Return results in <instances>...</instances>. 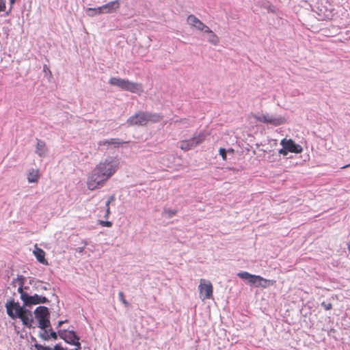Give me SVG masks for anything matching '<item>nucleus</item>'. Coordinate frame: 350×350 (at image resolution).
<instances>
[{
	"mask_svg": "<svg viewBox=\"0 0 350 350\" xmlns=\"http://www.w3.org/2000/svg\"><path fill=\"white\" fill-rule=\"evenodd\" d=\"M120 167V159L117 157L108 156L101 160L92 170L87 178V187L94 191L105 186L118 171Z\"/></svg>",
	"mask_w": 350,
	"mask_h": 350,
	"instance_id": "1",
	"label": "nucleus"
},
{
	"mask_svg": "<svg viewBox=\"0 0 350 350\" xmlns=\"http://www.w3.org/2000/svg\"><path fill=\"white\" fill-rule=\"evenodd\" d=\"M25 280V278L23 275H18L12 281L13 283L16 282L18 283V292L20 293L21 299L23 301L24 306L31 307L33 305L49 302L48 299L44 296L37 294L31 295V293L25 291V290L27 289V287H23Z\"/></svg>",
	"mask_w": 350,
	"mask_h": 350,
	"instance_id": "2",
	"label": "nucleus"
},
{
	"mask_svg": "<svg viewBox=\"0 0 350 350\" xmlns=\"http://www.w3.org/2000/svg\"><path fill=\"white\" fill-rule=\"evenodd\" d=\"M161 120L162 117L158 113L139 111L131 116L126 122L130 126H144L149 122H159Z\"/></svg>",
	"mask_w": 350,
	"mask_h": 350,
	"instance_id": "3",
	"label": "nucleus"
},
{
	"mask_svg": "<svg viewBox=\"0 0 350 350\" xmlns=\"http://www.w3.org/2000/svg\"><path fill=\"white\" fill-rule=\"evenodd\" d=\"M109 83L118 87L122 90L129 91L138 95H141L144 92L143 85L141 83H134L128 79L111 77L109 81Z\"/></svg>",
	"mask_w": 350,
	"mask_h": 350,
	"instance_id": "4",
	"label": "nucleus"
},
{
	"mask_svg": "<svg viewBox=\"0 0 350 350\" xmlns=\"http://www.w3.org/2000/svg\"><path fill=\"white\" fill-rule=\"evenodd\" d=\"M254 118L262 123L271 124L274 126H278L284 124L286 120L284 116L280 115H272L269 113H258L254 115Z\"/></svg>",
	"mask_w": 350,
	"mask_h": 350,
	"instance_id": "5",
	"label": "nucleus"
},
{
	"mask_svg": "<svg viewBox=\"0 0 350 350\" xmlns=\"http://www.w3.org/2000/svg\"><path fill=\"white\" fill-rule=\"evenodd\" d=\"M34 314L36 319L38 321V327L42 329H44L46 334V328L49 327L51 325L49 321L50 314L48 308L45 306H38L36 308Z\"/></svg>",
	"mask_w": 350,
	"mask_h": 350,
	"instance_id": "6",
	"label": "nucleus"
},
{
	"mask_svg": "<svg viewBox=\"0 0 350 350\" xmlns=\"http://www.w3.org/2000/svg\"><path fill=\"white\" fill-rule=\"evenodd\" d=\"M280 144L282 146V148L278 150L280 154L284 156L287 155L288 152L293 153H301L303 150L302 147L294 142L292 139H282Z\"/></svg>",
	"mask_w": 350,
	"mask_h": 350,
	"instance_id": "7",
	"label": "nucleus"
},
{
	"mask_svg": "<svg viewBox=\"0 0 350 350\" xmlns=\"http://www.w3.org/2000/svg\"><path fill=\"white\" fill-rule=\"evenodd\" d=\"M206 138L204 133H200L193 137L180 142V148L185 150H189L200 144Z\"/></svg>",
	"mask_w": 350,
	"mask_h": 350,
	"instance_id": "8",
	"label": "nucleus"
},
{
	"mask_svg": "<svg viewBox=\"0 0 350 350\" xmlns=\"http://www.w3.org/2000/svg\"><path fill=\"white\" fill-rule=\"evenodd\" d=\"M59 337L64 340L67 343L75 345V350L81 349L79 337L74 331L60 330L59 331Z\"/></svg>",
	"mask_w": 350,
	"mask_h": 350,
	"instance_id": "9",
	"label": "nucleus"
},
{
	"mask_svg": "<svg viewBox=\"0 0 350 350\" xmlns=\"http://www.w3.org/2000/svg\"><path fill=\"white\" fill-rule=\"evenodd\" d=\"M25 306H21L18 302H14L10 299L7 301L5 308L8 315L14 319L20 317L21 314L25 310Z\"/></svg>",
	"mask_w": 350,
	"mask_h": 350,
	"instance_id": "10",
	"label": "nucleus"
},
{
	"mask_svg": "<svg viewBox=\"0 0 350 350\" xmlns=\"http://www.w3.org/2000/svg\"><path fill=\"white\" fill-rule=\"evenodd\" d=\"M198 290L200 293V298L202 301L211 299L213 297V285L210 281L201 279L200 280Z\"/></svg>",
	"mask_w": 350,
	"mask_h": 350,
	"instance_id": "11",
	"label": "nucleus"
},
{
	"mask_svg": "<svg viewBox=\"0 0 350 350\" xmlns=\"http://www.w3.org/2000/svg\"><path fill=\"white\" fill-rule=\"evenodd\" d=\"M187 23L193 29H195L200 31H203L204 29L207 27L204 24L199 18L195 15L190 14L187 18Z\"/></svg>",
	"mask_w": 350,
	"mask_h": 350,
	"instance_id": "12",
	"label": "nucleus"
},
{
	"mask_svg": "<svg viewBox=\"0 0 350 350\" xmlns=\"http://www.w3.org/2000/svg\"><path fill=\"white\" fill-rule=\"evenodd\" d=\"M248 283L251 285H255L256 286L267 287L269 284H273V282L266 280L260 275H251Z\"/></svg>",
	"mask_w": 350,
	"mask_h": 350,
	"instance_id": "13",
	"label": "nucleus"
},
{
	"mask_svg": "<svg viewBox=\"0 0 350 350\" xmlns=\"http://www.w3.org/2000/svg\"><path fill=\"white\" fill-rule=\"evenodd\" d=\"M120 5L118 0L110 1L103 5H102V10L103 14H110L115 12L119 9Z\"/></svg>",
	"mask_w": 350,
	"mask_h": 350,
	"instance_id": "14",
	"label": "nucleus"
},
{
	"mask_svg": "<svg viewBox=\"0 0 350 350\" xmlns=\"http://www.w3.org/2000/svg\"><path fill=\"white\" fill-rule=\"evenodd\" d=\"M206 34L207 41L213 45H217L219 42V37L207 26L202 31Z\"/></svg>",
	"mask_w": 350,
	"mask_h": 350,
	"instance_id": "15",
	"label": "nucleus"
},
{
	"mask_svg": "<svg viewBox=\"0 0 350 350\" xmlns=\"http://www.w3.org/2000/svg\"><path fill=\"white\" fill-rule=\"evenodd\" d=\"M18 318L22 321L23 325L29 327H31V323L33 322L32 313L29 310L25 309Z\"/></svg>",
	"mask_w": 350,
	"mask_h": 350,
	"instance_id": "16",
	"label": "nucleus"
},
{
	"mask_svg": "<svg viewBox=\"0 0 350 350\" xmlns=\"http://www.w3.org/2000/svg\"><path fill=\"white\" fill-rule=\"evenodd\" d=\"M33 254H34L35 257L36 258L37 260L45 265H48V261L45 259V252L44 251L39 248L37 245L34 246V250L33 251Z\"/></svg>",
	"mask_w": 350,
	"mask_h": 350,
	"instance_id": "17",
	"label": "nucleus"
},
{
	"mask_svg": "<svg viewBox=\"0 0 350 350\" xmlns=\"http://www.w3.org/2000/svg\"><path fill=\"white\" fill-rule=\"evenodd\" d=\"M36 153L41 158L45 157L47 154V148L44 142L37 139Z\"/></svg>",
	"mask_w": 350,
	"mask_h": 350,
	"instance_id": "18",
	"label": "nucleus"
},
{
	"mask_svg": "<svg viewBox=\"0 0 350 350\" xmlns=\"http://www.w3.org/2000/svg\"><path fill=\"white\" fill-rule=\"evenodd\" d=\"M121 144L119 139L111 138L108 139H103L98 142L99 146H114L117 147Z\"/></svg>",
	"mask_w": 350,
	"mask_h": 350,
	"instance_id": "19",
	"label": "nucleus"
},
{
	"mask_svg": "<svg viewBox=\"0 0 350 350\" xmlns=\"http://www.w3.org/2000/svg\"><path fill=\"white\" fill-rule=\"evenodd\" d=\"M39 178V170L38 169H31L27 174V180L29 183H37Z\"/></svg>",
	"mask_w": 350,
	"mask_h": 350,
	"instance_id": "20",
	"label": "nucleus"
},
{
	"mask_svg": "<svg viewBox=\"0 0 350 350\" xmlns=\"http://www.w3.org/2000/svg\"><path fill=\"white\" fill-rule=\"evenodd\" d=\"M257 3L266 9L269 12H274L275 11V7L266 0H259Z\"/></svg>",
	"mask_w": 350,
	"mask_h": 350,
	"instance_id": "21",
	"label": "nucleus"
},
{
	"mask_svg": "<svg viewBox=\"0 0 350 350\" xmlns=\"http://www.w3.org/2000/svg\"><path fill=\"white\" fill-rule=\"evenodd\" d=\"M86 14L88 16H91V17L103 14V10H102V7L100 6V7L94 8H89L86 10Z\"/></svg>",
	"mask_w": 350,
	"mask_h": 350,
	"instance_id": "22",
	"label": "nucleus"
},
{
	"mask_svg": "<svg viewBox=\"0 0 350 350\" xmlns=\"http://www.w3.org/2000/svg\"><path fill=\"white\" fill-rule=\"evenodd\" d=\"M176 214V210L169 209V208H165L163 212V216L170 219L172 217H174Z\"/></svg>",
	"mask_w": 350,
	"mask_h": 350,
	"instance_id": "23",
	"label": "nucleus"
},
{
	"mask_svg": "<svg viewBox=\"0 0 350 350\" xmlns=\"http://www.w3.org/2000/svg\"><path fill=\"white\" fill-rule=\"evenodd\" d=\"M252 274L247 271H241L237 273V276L243 280H246L247 282H249V280L251 277Z\"/></svg>",
	"mask_w": 350,
	"mask_h": 350,
	"instance_id": "24",
	"label": "nucleus"
},
{
	"mask_svg": "<svg viewBox=\"0 0 350 350\" xmlns=\"http://www.w3.org/2000/svg\"><path fill=\"white\" fill-rule=\"evenodd\" d=\"M119 299L122 301V303L126 306L128 307L129 306V302L124 299V295L123 292L120 291L118 293Z\"/></svg>",
	"mask_w": 350,
	"mask_h": 350,
	"instance_id": "25",
	"label": "nucleus"
},
{
	"mask_svg": "<svg viewBox=\"0 0 350 350\" xmlns=\"http://www.w3.org/2000/svg\"><path fill=\"white\" fill-rule=\"evenodd\" d=\"M98 224L100 225H101L102 226H105V227H111L112 226V222L109 221L99 220Z\"/></svg>",
	"mask_w": 350,
	"mask_h": 350,
	"instance_id": "26",
	"label": "nucleus"
},
{
	"mask_svg": "<svg viewBox=\"0 0 350 350\" xmlns=\"http://www.w3.org/2000/svg\"><path fill=\"white\" fill-rule=\"evenodd\" d=\"M219 153L224 160H226L227 151L225 148H219Z\"/></svg>",
	"mask_w": 350,
	"mask_h": 350,
	"instance_id": "27",
	"label": "nucleus"
},
{
	"mask_svg": "<svg viewBox=\"0 0 350 350\" xmlns=\"http://www.w3.org/2000/svg\"><path fill=\"white\" fill-rule=\"evenodd\" d=\"M6 10L5 0H0V12H5Z\"/></svg>",
	"mask_w": 350,
	"mask_h": 350,
	"instance_id": "28",
	"label": "nucleus"
},
{
	"mask_svg": "<svg viewBox=\"0 0 350 350\" xmlns=\"http://www.w3.org/2000/svg\"><path fill=\"white\" fill-rule=\"evenodd\" d=\"M36 348L37 350H52L50 347H44L41 345H36Z\"/></svg>",
	"mask_w": 350,
	"mask_h": 350,
	"instance_id": "29",
	"label": "nucleus"
},
{
	"mask_svg": "<svg viewBox=\"0 0 350 350\" xmlns=\"http://www.w3.org/2000/svg\"><path fill=\"white\" fill-rule=\"evenodd\" d=\"M322 306L325 308V310H330L332 308V304L330 303H325V302H323L322 303Z\"/></svg>",
	"mask_w": 350,
	"mask_h": 350,
	"instance_id": "30",
	"label": "nucleus"
},
{
	"mask_svg": "<svg viewBox=\"0 0 350 350\" xmlns=\"http://www.w3.org/2000/svg\"><path fill=\"white\" fill-rule=\"evenodd\" d=\"M16 0H9L10 1V9H9V11L7 12V15L10 12V11L12 10V7H13V5L15 3Z\"/></svg>",
	"mask_w": 350,
	"mask_h": 350,
	"instance_id": "31",
	"label": "nucleus"
},
{
	"mask_svg": "<svg viewBox=\"0 0 350 350\" xmlns=\"http://www.w3.org/2000/svg\"><path fill=\"white\" fill-rule=\"evenodd\" d=\"M38 290L42 289V290H47L48 288L46 286H42L41 282H38V286L36 287Z\"/></svg>",
	"mask_w": 350,
	"mask_h": 350,
	"instance_id": "32",
	"label": "nucleus"
},
{
	"mask_svg": "<svg viewBox=\"0 0 350 350\" xmlns=\"http://www.w3.org/2000/svg\"><path fill=\"white\" fill-rule=\"evenodd\" d=\"M50 336L51 338H53L55 340H56L57 338V333L53 331H51Z\"/></svg>",
	"mask_w": 350,
	"mask_h": 350,
	"instance_id": "33",
	"label": "nucleus"
},
{
	"mask_svg": "<svg viewBox=\"0 0 350 350\" xmlns=\"http://www.w3.org/2000/svg\"><path fill=\"white\" fill-rule=\"evenodd\" d=\"M109 215H110V208L107 207V208H106L105 214L104 215V217L108 218Z\"/></svg>",
	"mask_w": 350,
	"mask_h": 350,
	"instance_id": "34",
	"label": "nucleus"
},
{
	"mask_svg": "<svg viewBox=\"0 0 350 350\" xmlns=\"http://www.w3.org/2000/svg\"><path fill=\"white\" fill-rule=\"evenodd\" d=\"M55 350H66V349H64L62 347H61L59 345H56L55 346Z\"/></svg>",
	"mask_w": 350,
	"mask_h": 350,
	"instance_id": "35",
	"label": "nucleus"
},
{
	"mask_svg": "<svg viewBox=\"0 0 350 350\" xmlns=\"http://www.w3.org/2000/svg\"><path fill=\"white\" fill-rule=\"evenodd\" d=\"M115 200V196H111L108 200L107 201L109 202H112Z\"/></svg>",
	"mask_w": 350,
	"mask_h": 350,
	"instance_id": "36",
	"label": "nucleus"
},
{
	"mask_svg": "<svg viewBox=\"0 0 350 350\" xmlns=\"http://www.w3.org/2000/svg\"><path fill=\"white\" fill-rule=\"evenodd\" d=\"M84 250V247H80L77 249V252L79 253H82Z\"/></svg>",
	"mask_w": 350,
	"mask_h": 350,
	"instance_id": "37",
	"label": "nucleus"
},
{
	"mask_svg": "<svg viewBox=\"0 0 350 350\" xmlns=\"http://www.w3.org/2000/svg\"><path fill=\"white\" fill-rule=\"evenodd\" d=\"M65 321H59L57 323V327H61L62 325V324L64 323Z\"/></svg>",
	"mask_w": 350,
	"mask_h": 350,
	"instance_id": "38",
	"label": "nucleus"
},
{
	"mask_svg": "<svg viewBox=\"0 0 350 350\" xmlns=\"http://www.w3.org/2000/svg\"><path fill=\"white\" fill-rule=\"evenodd\" d=\"M349 167H350V163L341 167L340 169H345Z\"/></svg>",
	"mask_w": 350,
	"mask_h": 350,
	"instance_id": "39",
	"label": "nucleus"
},
{
	"mask_svg": "<svg viewBox=\"0 0 350 350\" xmlns=\"http://www.w3.org/2000/svg\"><path fill=\"white\" fill-rule=\"evenodd\" d=\"M111 202H108V201H106L105 202V207L107 208V207H109V204H110Z\"/></svg>",
	"mask_w": 350,
	"mask_h": 350,
	"instance_id": "40",
	"label": "nucleus"
},
{
	"mask_svg": "<svg viewBox=\"0 0 350 350\" xmlns=\"http://www.w3.org/2000/svg\"><path fill=\"white\" fill-rule=\"evenodd\" d=\"M228 151L231 152H233L234 150L232 149H229Z\"/></svg>",
	"mask_w": 350,
	"mask_h": 350,
	"instance_id": "41",
	"label": "nucleus"
},
{
	"mask_svg": "<svg viewBox=\"0 0 350 350\" xmlns=\"http://www.w3.org/2000/svg\"><path fill=\"white\" fill-rule=\"evenodd\" d=\"M83 243L85 244V245H87L88 243L85 241H83Z\"/></svg>",
	"mask_w": 350,
	"mask_h": 350,
	"instance_id": "42",
	"label": "nucleus"
},
{
	"mask_svg": "<svg viewBox=\"0 0 350 350\" xmlns=\"http://www.w3.org/2000/svg\"><path fill=\"white\" fill-rule=\"evenodd\" d=\"M348 250L350 251V244L348 245Z\"/></svg>",
	"mask_w": 350,
	"mask_h": 350,
	"instance_id": "43",
	"label": "nucleus"
},
{
	"mask_svg": "<svg viewBox=\"0 0 350 350\" xmlns=\"http://www.w3.org/2000/svg\"><path fill=\"white\" fill-rule=\"evenodd\" d=\"M49 338V336H47L46 337L44 338V339H48Z\"/></svg>",
	"mask_w": 350,
	"mask_h": 350,
	"instance_id": "44",
	"label": "nucleus"
}]
</instances>
